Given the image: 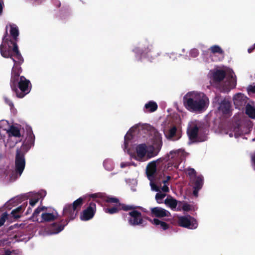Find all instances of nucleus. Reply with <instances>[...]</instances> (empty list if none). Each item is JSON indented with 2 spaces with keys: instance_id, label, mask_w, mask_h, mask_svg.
<instances>
[{
  "instance_id": "f704fd0d",
  "label": "nucleus",
  "mask_w": 255,
  "mask_h": 255,
  "mask_svg": "<svg viewBox=\"0 0 255 255\" xmlns=\"http://www.w3.org/2000/svg\"><path fill=\"white\" fill-rule=\"evenodd\" d=\"M8 215L6 213H3L0 218V227L2 226L4 222H5L6 220L7 219Z\"/></svg>"
},
{
  "instance_id": "473e14b6",
  "label": "nucleus",
  "mask_w": 255,
  "mask_h": 255,
  "mask_svg": "<svg viewBox=\"0 0 255 255\" xmlns=\"http://www.w3.org/2000/svg\"><path fill=\"white\" fill-rule=\"evenodd\" d=\"M165 196V193H157L155 196V199L158 203H162V200Z\"/></svg>"
},
{
  "instance_id": "de8ad7c7",
  "label": "nucleus",
  "mask_w": 255,
  "mask_h": 255,
  "mask_svg": "<svg viewBox=\"0 0 255 255\" xmlns=\"http://www.w3.org/2000/svg\"><path fill=\"white\" fill-rule=\"evenodd\" d=\"M8 123L5 121H1L0 122V128H2V125L4 124L7 125Z\"/></svg>"
},
{
  "instance_id": "dca6fc26",
  "label": "nucleus",
  "mask_w": 255,
  "mask_h": 255,
  "mask_svg": "<svg viewBox=\"0 0 255 255\" xmlns=\"http://www.w3.org/2000/svg\"><path fill=\"white\" fill-rule=\"evenodd\" d=\"M164 134L165 137L169 140H177L181 137V135L177 132V128L175 126L171 127Z\"/></svg>"
},
{
  "instance_id": "13d9d810",
  "label": "nucleus",
  "mask_w": 255,
  "mask_h": 255,
  "mask_svg": "<svg viewBox=\"0 0 255 255\" xmlns=\"http://www.w3.org/2000/svg\"><path fill=\"white\" fill-rule=\"evenodd\" d=\"M35 1H41V0H35Z\"/></svg>"
},
{
  "instance_id": "9d476101",
  "label": "nucleus",
  "mask_w": 255,
  "mask_h": 255,
  "mask_svg": "<svg viewBox=\"0 0 255 255\" xmlns=\"http://www.w3.org/2000/svg\"><path fill=\"white\" fill-rule=\"evenodd\" d=\"M234 104L236 108L239 109H243L248 104V99L246 96L242 93H238L235 95L233 99Z\"/></svg>"
},
{
  "instance_id": "e433bc0d",
  "label": "nucleus",
  "mask_w": 255,
  "mask_h": 255,
  "mask_svg": "<svg viewBox=\"0 0 255 255\" xmlns=\"http://www.w3.org/2000/svg\"><path fill=\"white\" fill-rule=\"evenodd\" d=\"M39 198L38 197H34L33 198H31L29 201V204L31 207H33L35 205V204L38 202Z\"/></svg>"
},
{
  "instance_id": "cd10ccee",
  "label": "nucleus",
  "mask_w": 255,
  "mask_h": 255,
  "mask_svg": "<svg viewBox=\"0 0 255 255\" xmlns=\"http://www.w3.org/2000/svg\"><path fill=\"white\" fill-rule=\"evenodd\" d=\"M246 114L252 119H255V108L248 104L246 107Z\"/></svg>"
},
{
  "instance_id": "f8f14e48",
  "label": "nucleus",
  "mask_w": 255,
  "mask_h": 255,
  "mask_svg": "<svg viewBox=\"0 0 255 255\" xmlns=\"http://www.w3.org/2000/svg\"><path fill=\"white\" fill-rule=\"evenodd\" d=\"M78 211L73 208L71 204H66L63 208V215L67 217L68 222L70 220H73L77 216Z\"/></svg>"
},
{
  "instance_id": "9b49d317",
  "label": "nucleus",
  "mask_w": 255,
  "mask_h": 255,
  "mask_svg": "<svg viewBox=\"0 0 255 255\" xmlns=\"http://www.w3.org/2000/svg\"><path fill=\"white\" fill-rule=\"evenodd\" d=\"M68 223L67 220H61L60 222L51 224L49 227V230L52 234H58L64 229Z\"/></svg>"
},
{
  "instance_id": "f03ea898",
  "label": "nucleus",
  "mask_w": 255,
  "mask_h": 255,
  "mask_svg": "<svg viewBox=\"0 0 255 255\" xmlns=\"http://www.w3.org/2000/svg\"><path fill=\"white\" fill-rule=\"evenodd\" d=\"M22 72L21 68L18 66H13L11 72L10 85L11 90L17 97L23 98L31 90V83L29 80L24 76H20Z\"/></svg>"
},
{
  "instance_id": "c9c22d12",
  "label": "nucleus",
  "mask_w": 255,
  "mask_h": 255,
  "mask_svg": "<svg viewBox=\"0 0 255 255\" xmlns=\"http://www.w3.org/2000/svg\"><path fill=\"white\" fill-rule=\"evenodd\" d=\"M199 54L198 50L196 48L192 49L190 52V56L193 58L197 57Z\"/></svg>"
},
{
  "instance_id": "6e6d98bb",
  "label": "nucleus",
  "mask_w": 255,
  "mask_h": 255,
  "mask_svg": "<svg viewBox=\"0 0 255 255\" xmlns=\"http://www.w3.org/2000/svg\"><path fill=\"white\" fill-rule=\"evenodd\" d=\"M121 166H122V167H124V164H121Z\"/></svg>"
},
{
  "instance_id": "4468645a",
  "label": "nucleus",
  "mask_w": 255,
  "mask_h": 255,
  "mask_svg": "<svg viewBox=\"0 0 255 255\" xmlns=\"http://www.w3.org/2000/svg\"><path fill=\"white\" fill-rule=\"evenodd\" d=\"M231 104L230 102L226 99H224L220 103L218 110L221 111L224 115L231 116Z\"/></svg>"
},
{
  "instance_id": "72a5a7b5",
  "label": "nucleus",
  "mask_w": 255,
  "mask_h": 255,
  "mask_svg": "<svg viewBox=\"0 0 255 255\" xmlns=\"http://www.w3.org/2000/svg\"><path fill=\"white\" fill-rule=\"evenodd\" d=\"M131 138H132V135L131 134V133H130L128 132L127 133V134L125 136L124 145H125V148L128 147V142L131 139Z\"/></svg>"
},
{
  "instance_id": "bb28decb",
  "label": "nucleus",
  "mask_w": 255,
  "mask_h": 255,
  "mask_svg": "<svg viewBox=\"0 0 255 255\" xmlns=\"http://www.w3.org/2000/svg\"><path fill=\"white\" fill-rule=\"evenodd\" d=\"M46 210V208L44 206L38 207L34 211L32 216L31 217V219L33 222H38V217L39 213L42 211Z\"/></svg>"
},
{
  "instance_id": "8fccbe9b",
  "label": "nucleus",
  "mask_w": 255,
  "mask_h": 255,
  "mask_svg": "<svg viewBox=\"0 0 255 255\" xmlns=\"http://www.w3.org/2000/svg\"><path fill=\"white\" fill-rule=\"evenodd\" d=\"M254 50V48H253V47L252 46L248 49V51L249 53H251L253 52Z\"/></svg>"
},
{
  "instance_id": "58836bf2",
  "label": "nucleus",
  "mask_w": 255,
  "mask_h": 255,
  "mask_svg": "<svg viewBox=\"0 0 255 255\" xmlns=\"http://www.w3.org/2000/svg\"><path fill=\"white\" fill-rule=\"evenodd\" d=\"M152 49V46L151 44H148L146 48H145L143 50V52L147 54L148 52H150L151 50Z\"/></svg>"
},
{
  "instance_id": "f257e3e1",
  "label": "nucleus",
  "mask_w": 255,
  "mask_h": 255,
  "mask_svg": "<svg viewBox=\"0 0 255 255\" xmlns=\"http://www.w3.org/2000/svg\"><path fill=\"white\" fill-rule=\"evenodd\" d=\"M104 201L107 207L104 209L106 213L112 215L117 214L121 210L129 211L128 215L130 217L128 219V222L130 225L135 226L143 223L141 213L136 210L137 208H141L140 207L122 203L119 198L110 196H105Z\"/></svg>"
},
{
  "instance_id": "2f4dec72",
  "label": "nucleus",
  "mask_w": 255,
  "mask_h": 255,
  "mask_svg": "<svg viewBox=\"0 0 255 255\" xmlns=\"http://www.w3.org/2000/svg\"><path fill=\"white\" fill-rule=\"evenodd\" d=\"M186 174L189 176L190 178L194 177L196 176V172L195 170L192 168H188L186 170Z\"/></svg>"
},
{
  "instance_id": "6e6552de",
  "label": "nucleus",
  "mask_w": 255,
  "mask_h": 255,
  "mask_svg": "<svg viewBox=\"0 0 255 255\" xmlns=\"http://www.w3.org/2000/svg\"><path fill=\"white\" fill-rule=\"evenodd\" d=\"M163 159V158H159L148 163L146 168V174L149 180H152L155 176L157 171L156 163L161 161Z\"/></svg>"
},
{
  "instance_id": "79ce46f5",
  "label": "nucleus",
  "mask_w": 255,
  "mask_h": 255,
  "mask_svg": "<svg viewBox=\"0 0 255 255\" xmlns=\"http://www.w3.org/2000/svg\"><path fill=\"white\" fill-rule=\"evenodd\" d=\"M161 190L164 192H168L169 191V188L167 185L164 184L161 188Z\"/></svg>"
},
{
  "instance_id": "2eb2a0df",
  "label": "nucleus",
  "mask_w": 255,
  "mask_h": 255,
  "mask_svg": "<svg viewBox=\"0 0 255 255\" xmlns=\"http://www.w3.org/2000/svg\"><path fill=\"white\" fill-rule=\"evenodd\" d=\"M151 214L153 217L156 218L168 217L170 215L167 210L158 207L151 208Z\"/></svg>"
},
{
  "instance_id": "1a4fd4ad",
  "label": "nucleus",
  "mask_w": 255,
  "mask_h": 255,
  "mask_svg": "<svg viewBox=\"0 0 255 255\" xmlns=\"http://www.w3.org/2000/svg\"><path fill=\"white\" fill-rule=\"evenodd\" d=\"M162 146V140L161 134L158 132L154 134L153 139V145L151 146V153L153 156L157 155L160 151Z\"/></svg>"
},
{
  "instance_id": "7c9ffc66",
  "label": "nucleus",
  "mask_w": 255,
  "mask_h": 255,
  "mask_svg": "<svg viewBox=\"0 0 255 255\" xmlns=\"http://www.w3.org/2000/svg\"><path fill=\"white\" fill-rule=\"evenodd\" d=\"M203 185V179L200 177H198L196 178L194 188H196L197 189H201Z\"/></svg>"
},
{
  "instance_id": "ddd939ff",
  "label": "nucleus",
  "mask_w": 255,
  "mask_h": 255,
  "mask_svg": "<svg viewBox=\"0 0 255 255\" xmlns=\"http://www.w3.org/2000/svg\"><path fill=\"white\" fill-rule=\"evenodd\" d=\"M226 72L222 69H216L212 72V80L215 84L221 82L226 77Z\"/></svg>"
},
{
  "instance_id": "a18cd8bd",
  "label": "nucleus",
  "mask_w": 255,
  "mask_h": 255,
  "mask_svg": "<svg viewBox=\"0 0 255 255\" xmlns=\"http://www.w3.org/2000/svg\"><path fill=\"white\" fill-rule=\"evenodd\" d=\"M109 163V161H104V166H105V167L108 170H110L111 169V168H108L107 167V165Z\"/></svg>"
},
{
  "instance_id": "603ef678",
  "label": "nucleus",
  "mask_w": 255,
  "mask_h": 255,
  "mask_svg": "<svg viewBox=\"0 0 255 255\" xmlns=\"http://www.w3.org/2000/svg\"><path fill=\"white\" fill-rule=\"evenodd\" d=\"M31 211H32L30 207H28V208L27 209V210L26 212V214L27 215V214H29Z\"/></svg>"
},
{
  "instance_id": "b1692460",
  "label": "nucleus",
  "mask_w": 255,
  "mask_h": 255,
  "mask_svg": "<svg viewBox=\"0 0 255 255\" xmlns=\"http://www.w3.org/2000/svg\"><path fill=\"white\" fill-rule=\"evenodd\" d=\"M164 203L167 205L172 209H174L176 208L178 202L176 199L170 196L165 200Z\"/></svg>"
},
{
  "instance_id": "6ab92c4d",
  "label": "nucleus",
  "mask_w": 255,
  "mask_h": 255,
  "mask_svg": "<svg viewBox=\"0 0 255 255\" xmlns=\"http://www.w3.org/2000/svg\"><path fill=\"white\" fill-rule=\"evenodd\" d=\"M10 34L12 38V41H15L16 43L18 41V36H19L18 28L16 25H10Z\"/></svg>"
},
{
  "instance_id": "37998d69",
  "label": "nucleus",
  "mask_w": 255,
  "mask_h": 255,
  "mask_svg": "<svg viewBox=\"0 0 255 255\" xmlns=\"http://www.w3.org/2000/svg\"><path fill=\"white\" fill-rule=\"evenodd\" d=\"M53 3L57 7H59L61 6V2L58 0H54Z\"/></svg>"
},
{
  "instance_id": "bf43d9fd",
  "label": "nucleus",
  "mask_w": 255,
  "mask_h": 255,
  "mask_svg": "<svg viewBox=\"0 0 255 255\" xmlns=\"http://www.w3.org/2000/svg\"><path fill=\"white\" fill-rule=\"evenodd\" d=\"M172 152H173V151H170V154H172Z\"/></svg>"
},
{
  "instance_id": "49530a36",
  "label": "nucleus",
  "mask_w": 255,
  "mask_h": 255,
  "mask_svg": "<svg viewBox=\"0 0 255 255\" xmlns=\"http://www.w3.org/2000/svg\"><path fill=\"white\" fill-rule=\"evenodd\" d=\"M200 190V189H197L196 188H194V190H193V194H194V195L197 196V195H198V191Z\"/></svg>"
},
{
  "instance_id": "0eeeda50",
  "label": "nucleus",
  "mask_w": 255,
  "mask_h": 255,
  "mask_svg": "<svg viewBox=\"0 0 255 255\" xmlns=\"http://www.w3.org/2000/svg\"><path fill=\"white\" fill-rule=\"evenodd\" d=\"M96 212V204L93 202L89 203L88 206L83 211L80 218L82 221H88L93 218Z\"/></svg>"
},
{
  "instance_id": "423d86ee",
  "label": "nucleus",
  "mask_w": 255,
  "mask_h": 255,
  "mask_svg": "<svg viewBox=\"0 0 255 255\" xmlns=\"http://www.w3.org/2000/svg\"><path fill=\"white\" fill-rule=\"evenodd\" d=\"M25 166V160L24 154L20 151L16 152L15 159V172L20 176Z\"/></svg>"
},
{
  "instance_id": "09e8293b",
  "label": "nucleus",
  "mask_w": 255,
  "mask_h": 255,
  "mask_svg": "<svg viewBox=\"0 0 255 255\" xmlns=\"http://www.w3.org/2000/svg\"><path fill=\"white\" fill-rule=\"evenodd\" d=\"M90 197L92 198H96L99 197L98 194L95 193V194H92L90 195Z\"/></svg>"
},
{
  "instance_id": "4d7b16f0",
  "label": "nucleus",
  "mask_w": 255,
  "mask_h": 255,
  "mask_svg": "<svg viewBox=\"0 0 255 255\" xmlns=\"http://www.w3.org/2000/svg\"><path fill=\"white\" fill-rule=\"evenodd\" d=\"M121 166H122V167H124V164H121Z\"/></svg>"
},
{
  "instance_id": "a878e982",
  "label": "nucleus",
  "mask_w": 255,
  "mask_h": 255,
  "mask_svg": "<svg viewBox=\"0 0 255 255\" xmlns=\"http://www.w3.org/2000/svg\"><path fill=\"white\" fill-rule=\"evenodd\" d=\"M144 108L148 111V112L151 113L156 111L158 106L155 102L149 101L145 105Z\"/></svg>"
},
{
  "instance_id": "c756f323",
  "label": "nucleus",
  "mask_w": 255,
  "mask_h": 255,
  "mask_svg": "<svg viewBox=\"0 0 255 255\" xmlns=\"http://www.w3.org/2000/svg\"><path fill=\"white\" fill-rule=\"evenodd\" d=\"M210 50L213 53H219L220 54H222L224 53L223 50L222 48L218 45H214L210 48Z\"/></svg>"
},
{
  "instance_id": "5701e85b",
  "label": "nucleus",
  "mask_w": 255,
  "mask_h": 255,
  "mask_svg": "<svg viewBox=\"0 0 255 255\" xmlns=\"http://www.w3.org/2000/svg\"><path fill=\"white\" fill-rule=\"evenodd\" d=\"M42 220L40 222H50L54 221L56 219V217L53 213H45L41 214Z\"/></svg>"
},
{
  "instance_id": "4c0bfd02",
  "label": "nucleus",
  "mask_w": 255,
  "mask_h": 255,
  "mask_svg": "<svg viewBox=\"0 0 255 255\" xmlns=\"http://www.w3.org/2000/svg\"><path fill=\"white\" fill-rule=\"evenodd\" d=\"M182 209L184 211H189L191 210V206L188 203H185L183 204Z\"/></svg>"
},
{
  "instance_id": "39448f33",
  "label": "nucleus",
  "mask_w": 255,
  "mask_h": 255,
  "mask_svg": "<svg viewBox=\"0 0 255 255\" xmlns=\"http://www.w3.org/2000/svg\"><path fill=\"white\" fill-rule=\"evenodd\" d=\"M178 223L180 227L189 229H195L198 225L197 220L190 215L180 217Z\"/></svg>"
},
{
  "instance_id": "393cba45",
  "label": "nucleus",
  "mask_w": 255,
  "mask_h": 255,
  "mask_svg": "<svg viewBox=\"0 0 255 255\" xmlns=\"http://www.w3.org/2000/svg\"><path fill=\"white\" fill-rule=\"evenodd\" d=\"M84 200L85 198L84 197H80L74 201L72 204H71L73 208L78 212L83 205Z\"/></svg>"
},
{
  "instance_id": "f3484780",
  "label": "nucleus",
  "mask_w": 255,
  "mask_h": 255,
  "mask_svg": "<svg viewBox=\"0 0 255 255\" xmlns=\"http://www.w3.org/2000/svg\"><path fill=\"white\" fill-rule=\"evenodd\" d=\"M199 132V128L197 126H195L192 127H190L188 128L187 133L188 135L189 138L190 140L193 141H203L204 140H200L199 139H197L198 138V134Z\"/></svg>"
},
{
  "instance_id": "864d4df0",
  "label": "nucleus",
  "mask_w": 255,
  "mask_h": 255,
  "mask_svg": "<svg viewBox=\"0 0 255 255\" xmlns=\"http://www.w3.org/2000/svg\"><path fill=\"white\" fill-rule=\"evenodd\" d=\"M2 4L1 3H0V14L2 13Z\"/></svg>"
},
{
  "instance_id": "412c9836",
  "label": "nucleus",
  "mask_w": 255,
  "mask_h": 255,
  "mask_svg": "<svg viewBox=\"0 0 255 255\" xmlns=\"http://www.w3.org/2000/svg\"><path fill=\"white\" fill-rule=\"evenodd\" d=\"M146 148V146L145 144H139L136 146V151L138 157L142 158L145 155Z\"/></svg>"
},
{
  "instance_id": "c85d7f7f",
  "label": "nucleus",
  "mask_w": 255,
  "mask_h": 255,
  "mask_svg": "<svg viewBox=\"0 0 255 255\" xmlns=\"http://www.w3.org/2000/svg\"><path fill=\"white\" fill-rule=\"evenodd\" d=\"M229 83L230 88H234L237 85V80L236 76H234L233 74L231 73L229 76Z\"/></svg>"
},
{
  "instance_id": "a211bd4d",
  "label": "nucleus",
  "mask_w": 255,
  "mask_h": 255,
  "mask_svg": "<svg viewBox=\"0 0 255 255\" xmlns=\"http://www.w3.org/2000/svg\"><path fill=\"white\" fill-rule=\"evenodd\" d=\"M144 218L149 221L152 224L156 226H159V228L163 230H166L169 228V225L168 224L165 222L160 221L157 219H154L153 220H152L148 217Z\"/></svg>"
},
{
  "instance_id": "4be33fe9",
  "label": "nucleus",
  "mask_w": 255,
  "mask_h": 255,
  "mask_svg": "<svg viewBox=\"0 0 255 255\" xmlns=\"http://www.w3.org/2000/svg\"><path fill=\"white\" fill-rule=\"evenodd\" d=\"M24 208V206L21 205L12 210L11 212L12 217L15 219L19 218L21 217L20 214L22 213Z\"/></svg>"
},
{
  "instance_id": "a19ab883",
  "label": "nucleus",
  "mask_w": 255,
  "mask_h": 255,
  "mask_svg": "<svg viewBox=\"0 0 255 255\" xmlns=\"http://www.w3.org/2000/svg\"><path fill=\"white\" fill-rule=\"evenodd\" d=\"M151 187L153 190H154V191H157V192L160 191L158 186L154 183L151 184Z\"/></svg>"
},
{
  "instance_id": "aec40b11",
  "label": "nucleus",
  "mask_w": 255,
  "mask_h": 255,
  "mask_svg": "<svg viewBox=\"0 0 255 255\" xmlns=\"http://www.w3.org/2000/svg\"><path fill=\"white\" fill-rule=\"evenodd\" d=\"M7 132L9 136L16 137H21V134L19 129L14 126H11L9 129L7 130Z\"/></svg>"
},
{
  "instance_id": "c03bdc74",
  "label": "nucleus",
  "mask_w": 255,
  "mask_h": 255,
  "mask_svg": "<svg viewBox=\"0 0 255 255\" xmlns=\"http://www.w3.org/2000/svg\"><path fill=\"white\" fill-rule=\"evenodd\" d=\"M170 179H171V177H170V176H167L166 177V180H163V181H162V183H163L164 184H166V183L168 182V181H169V180H170Z\"/></svg>"
},
{
  "instance_id": "20e7f679",
  "label": "nucleus",
  "mask_w": 255,
  "mask_h": 255,
  "mask_svg": "<svg viewBox=\"0 0 255 255\" xmlns=\"http://www.w3.org/2000/svg\"><path fill=\"white\" fill-rule=\"evenodd\" d=\"M185 108L191 112L204 111L209 103V99L204 93L188 92L183 98Z\"/></svg>"
},
{
  "instance_id": "5fc2aeb1",
  "label": "nucleus",
  "mask_w": 255,
  "mask_h": 255,
  "mask_svg": "<svg viewBox=\"0 0 255 255\" xmlns=\"http://www.w3.org/2000/svg\"><path fill=\"white\" fill-rule=\"evenodd\" d=\"M252 46L253 47V48L255 49V43Z\"/></svg>"
},
{
  "instance_id": "7ed1b4c3",
  "label": "nucleus",
  "mask_w": 255,
  "mask_h": 255,
  "mask_svg": "<svg viewBox=\"0 0 255 255\" xmlns=\"http://www.w3.org/2000/svg\"><path fill=\"white\" fill-rule=\"evenodd\" d=\"M7 29L2 38V43L0 45L1 55L5 58H10L14 62L13 66H19L24 61L23 58L18 50V47L15 41L9 39Z\"/></svg>"
},
{
  "instance_id": "3c124183",
  "label": "nucleus",
  "mask_w": 255,
  "mask_h": 255,
  "mask_svg": "<svg viewBox=\"0 0 255 255\" xmlns=\"http://www.w3.org/2000/svg\"><path fill=\"white\" fill-rule=\"evenodd\" d=\"M34 137H35L34 135V134H33V133L32 132L29 134V138H30L31 139H33L34 140Z\"/></svg>"
},
{
  "instance_id": "ea45409f",
  "label": "nucleus",
  "mask_w": 255,
  "mask_h": 255,
  "mask_svg": "<svg viewBox=\"0 0 255 255\" xmlns=\"http://www.w3.org/2000/svg\"><path fill=\"white\" fill-rule=\"evenodd\" d=\"M249 93H255V86L250 85L248 88Z\"/></svg>"
}]
</instances>
